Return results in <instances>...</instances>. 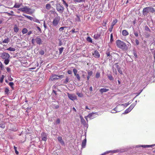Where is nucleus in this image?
<instances>
[{
	"label": "nucleus",
	"mask_w": 155,
	"mask_h": 155,
	"mask_svg": "<svg viewBox=\"0 0 155 155\" xmlns=\"http://www.w3.org/2000/svg\"><path fill=\"white\" fill-rule=\"evenodd\" d=\"M22 5V4H18V3H16L14 6V8H19Z\"/></svg>",
	"instance_id": "6ab92c4d"
},
{
	"label": "nucleus",
	"mask_w": 155,
	"mask_h": 155,
	"mask_svg": "<svg viewBox=\"0 0 155 155\" xmlns=\"http://www.w3.org/2000/svg\"><path fill=\"white\" fill-rule=\"evenodd\" d=\"M115 66L116 67V68H117V69H118V68H120V67H119V65H118V64L117 63L115 64Z\"/></svg>",
	"instance_id": "5fc2aeb1"
},
{
	"label": "nucleus",
	"mask_w": 155,
	"mask_h": 155,
	"mask_svg": "<svg viewBox=\"0 0 155 155\" xmlns=\"http://www.w3.org/2000/svg\"><path fill=\"white\" fill-rule=\"evenodd\" d=\"M68 98L72 101L77 99V96L75 94L68 93Z\"/></svg>",
	"instance_id": "6e6552de"
},
{
	"label": "nucleus",
	"mask_w": 155,
	"mask_h": 155,
	"mask_svg": "<svg viewBox=\"0 0 155 155\" xmlns=\"http://www.w3.org/2000/svg\"><path fill=\"white\" fill-rule=\"evenodd\" d=\"M73 71L74 72V74L75 75H76L77 74V70L76 69H74L73 70Z\"/></svg>",
	"instance_id": "09e8293b"
},
{
	"label": "nucleus",
	"mask_w": 155,
	"mask_h": 155,
	"mask_svg": "<svg viewBox=\"0 0 155 155\" xmlns=\"http://www.w3.org/2000/svg\"><path fill=\"white\" fill-rule=\"evenodd\" d=\"M115 43L117 46L118 48L126 50L128 49V46H129V45H130L129 43V44L126 45L124 42L119 40H116Z\"/></svg>",
	"instance_id": "f257e3e1"
},
{
	"label": "nucleus",
	"mask_w": 155,
	"mask_h": 155,
	"mask_svg": "<svg viewBox=\"0 0 155 155\" xmlns=\"http://www.w3.org/2000/svg\"><path fill=\"white\" fill-rule=\"evenodd\" d=\"M100 35L98 34H95L94 35V37L95 39H98L100 37Z\"/></svg>",
	"instance_id": "b1692460"
},
{
	"label": "nucleus",
	"mask_w": 155,
	"mask_h": 155,
	"mask_svg": "<svg viewBox=\"0 0 155 155\" xmlns=\"http://www.w3.org/2000/svg\"><path fill=\"white\" fill-rule=\"evenodd\" d=\"M28 32L27 29L26 28L23 29L22 31V32L23 34H24Z\"/></svg>",
	"instance_id": "7c9ffc66"
},
{
	"label": "nucleus",
	"mask_w": 155,
	"mask_h": 155,
	"mask_svg": "<svg viewBox=\"0 0 155 155\" xmlns=\"http://www.w3.org/2000/svg\"><path fill=\"white\" fill-rule=\"evenodd\" d=\"M60 123V120L58 118L56 121L55 123L56 124H58Z\"/></svg>",
	"instance_id": "de8ad7c7"
},
{
	"label": "nucleus",
	"mask_w": 155,
	"mask_h": 155,
	"mask_svg": "<svg viewBox=\"0 0 155 155\" xmlns=\"http://www.w3.org/2000/svg\"><path fill=\"white\" fill-rule=\"evenodd\" d=\"M117 70L118 71V72L120 74H123L122 72V71L120 70V68H118V69H117Z\"/></svg>",
	"instance_id": "603ef678"
},
{
	"label": "nucleus",
	"mask_w": 155,
	"mask_h": 155,
	"mask_svg": "<svg viewBox=\"0 0 155 155\" xmlns=\"http://www.w3.org/2000/svg\"><path fill=\"white\" fill-rule=\"evenodd\" d=\"M118 106H117L115 108L114 110H112L111 112L112 113H116V112H118V111H116V110L117 109V108L118 107Z\"/></svg>",
	"instance_id": "bb28decb"
},
{
	"label": "nucleus",
	"mask_w": 155,
	"mask_h": 155,
	"mask_svg": "<svg viewBox=\"0 0 155 155\" xmlns=\"http://www.w3.org/2000/svg\"><path fill=\"white\" fill-rule=\"evenodd\" d=\"M39 54L41 55H43L44 54V51L43 50H41L39 52Z\"/></svg>",
	"instance_id": "864d4df0"
},
{
	"label": "nucleus",
	"mask_w": 155,
	"mask_h": 155,
	"mask_svg": "<svg viewBox=\"0 0 155 155\" xmlns=\"http://www.w3.org/2000/svg\"><path fill=\"white\" fill-rule=\"evenodd\" d=\"M129 104L126 103V104H121L120 105V106H124V107H127Z\"/></svg>",
	"instance_id": "3c124183"
},
{
	"label": "nucleus",
	"mask_w": 155,
	"mask_h": 155,
	"mask_svg": "<svg viewBox=\"0 0 155 155\" xmlns=\"http://www.w3.org/2000/svg\"><path fill=\"white\" fill-rule=\"evenodd\" d=\"M58 79H61L64 77V75H58Z\"/></svg>",
	"instance_id": "58836bf2"
},
{
	"label": "nucleus",
	"mask_w": 155,
	"mask_h": 155,
	"mask_svg": "<svg viewBox=\"0 0 155 155\" xmlns=\"http://www.w3.org/2000/svg\"><path fill=\"white\" fill-rule=\"evenodd\" d=\"M86 143V139L85 138L82 142V147L83 148L85 147Z\"/></svg>",
	"instance_id": "f3484780"
},
{
	"label": "nucleus",
	"mask_w": 155,
	"mask_h": 155,
	"mask_svg": "<svg viewBox=\"0 0 155 155\" xmlns=\"http://www.w3.org/2000/svg\"><path fill=\"white\" fill-rule=\"evenodd\" d=\"M109 91V89L106 88H101L100 90V91L102 93L106 92Z\"/></svg>",
	"instance_id": "aec40b11"
},
{
	"label": "nucleus",
	"mask_w": 155,
	"mask_h": 155,
	"mask_svg": "<svg viewBox=\"0 0 155 155\" xmlns=\"http://www.w3.org/2000/svg\"><path fill=\"white\" fill-rule=\"evenodd\" d=\"M69 81V78H67L64 81V83L65 84H67Z\"/></svg>",
	"instance_id": "49530a36"
},
{
	"label": "nucleus",
	"mask_w": 155,
	"mask_h": 155,
	"mask_svg": "<svg viewBox=\"0 0 155 155\" xmlns=\"http://www.w3.org/2000/svg\"><path fill=\"white\" fill-rule=\"evenodd\" d=\"M117 22V20L115 19L113 21L111 25V26H114V25Z\"/></svg>",
	"instance_id": "cd10ccee"
},
{
	"label": "nucleus",
	"mask_w": 155,
	"mask_h": 155,
	"mask_svg": "<svg viewBox=\"0 0 155 155\" xmlns=\"http://www.w3.org/2000/svg\"><path fill=\"white\" fill-rule=\"evenodd\" d=\"M110 151H107L106 152H104V153H103L101 154V155H105V154H106V153H109V152H110Z\"/></svg>",
	"instance_id": "774afa93"
},
{
	"label": "nucleus",
	"mask_w": 155,
	"mask_h": 155,
	"mask_svg": "<svg viewBox=\"0 0 155 155\" xmlns=\"http://www.w3.org/2000/svg\"><path fill=\"white\" fill-rule=\"evenodd\" d=\"M7 50L10 51H15V48L10 47L8 48Z\"/></svg>",
	"instance_id": "393cba45"
},
{
	"label": "nucleus",
	"mask_w": 155,
	"mask_h": 155,
	"mask_svg": "<svg viewBox=\"0 0 155 155\" xmlns=\"http://www.w3.org/2000/svg\"><path fill=\"white\" fill-rule=\"evenodd\" d=\"M9 39L8 38L4 40L2 42V43H8L9 41Z\"/></svg>",
	"instance_id": "c756f323"
},
{
	"label": "nucleus",
	"mask_w": 155,
	"mask_h": 155,
	"mask_svg": "<svg viewBox=\"0 0 155 155\" xmlns=\"http://www.w3.org/2000/svg\"><path fill=\"white\" fill-rule=\"evenodd\" d=\"M24 15L26 17V18H28L30 20L32 21L33 20V18L32 17H31Z\"/></svg>",
	"instance_id": "72a5a7b5"
},
{
	"label": "nucleus",
	"mask_w": 155,
	"mask_h": 155,
	"mask_svg": "<svg viewBox=\"0 0 155 155\" xmlns=\"http://www.w3.org/2000/svg\"><path fill=\"white\" fill-rule=\"evenodd\" d=\"M33 21L34 22H37L38 23H40L39 21L36 18H33Z\"/></svg>",
	"instance_id": "79ce46f5"
},
{
	"label": "nucleus",
	"mask_w": 155,
	"mask_h": 155,
	"mask_svg": "<svg viewBox=\"0 0 155 155\" xmlns=\"http://www.w3.org/2000/svg\"><path fill=\"white\" fill-rule=\"evenodd\" d=\"M134 34L135 36L136 37H137L138 36V33L137 32H134Z\"/></svg>",
	"instance_id": "69168bd1"
},
{
	"label": "nucleus",
	"mask_w": 155,
	"mask_h": 155,
	"mask_svg": "<svg viewBox=\"0 0 155 155\" xmlns=\"http://www.w3.org/2000/svg\"><path fill=\"white\" fill-rule=\"evenodd\" d=\"M14 149H15V153L16 154H18V152L17 150V147H16L14 146Z\"/></svg>",
	"instance_id": "37998d69"
},
{
	"label": "nucleus",
	"mask_w": 155,
	"mask_h": 155,
	"mask_svg": "<svg viewBox=\"0 0 155 155\" xmlns=\"http://www.w3.org/2000/svg\"><path fill=\"white\" fill-rule=\"evenodd\" d=\"M4 78V76L3 75H2L0 79V82L1 83H2L3 82Z\"/></svg>",
	"instance_id": "4c0bfd02"
},
{
	"label": "nucleus",
	"mask_w": 155,
	"mask_h": 155,
	"mask_svg": "<svg viewBox=\"0 0 155 155\" xmlns=\"http://www.w3.org/2000/svg\"><path fill=\"white\" fill-rule=\"evenodd\" d=\"M75 76H76V78H77V79L78 81H80V77L79 75L78 74H77Z\"/></svg>",
	"instance_id": "8fccbe9b"
},
{
	"label": "nucleus",
	"mask_w": 155,
	"mask_h": 155,
	"mask_svg": "<svg viewBox=\"0 0 155 155\" xmlns=\"http://www.w3.org/2000/svg\"><path fill=\"white\" fill-rule=\"evenodd\" d=\"M1 57L3 59H8L10 57L9 54L6 53H2L1 54Z\"/></svg>",
	"instance_id": "0eeeda50"
},
{
	"label": "nucleus",
	"mask_w": 155,
	"mask_h": 155,
	"mask_svg": "<svg viewBox=\"0 0 155 155\" xmlns=\"http://www.w3.org/2000/svg\"><path fill=\"white\" fill-rule=\"evenodd\" d=\"M77 94L78 96L79 97H82L83 96V94L81 93L77 92Z\"/></svg>",
	"instance_id": "473e14b6"
},
{
	"label": "nucleus",
	"mask_w": 155,
	"mask_h": 155,
	"mask_svg": "<svg viewBox=\"0 0 155 155\" xmlns=\"http://www.w3.org/2000/svg\"><path fill=\"white\" fill-rule=\"evenodd\" d=\"M63 49H64V48H59V52H60V54H61L62 53V52L63 51Z\"/></svg>",
	"instance_id": "a18cd8bd"
},
{
	"label": "nucleus",
	"mask_w": 155,
	"mask_h": 155,
	"mask_svg": "<svg viewBox=\"0 0 155 155\" xmlns=\"http://www.w3.org/2000/svg\"><path fill=\"white\" fill-rule=\"evenodd\" d=\"M63 2V4L64 5L67 9H68V4L65 2L64 0H62Z\"/></svg>",
	"instance_id": "4be33fe9"
},
{
	"label": "nucleus",
	"mask_w": 155,
	"mask_h": 155,
	"mask_svg": "<svg viewBox=\"0 0 155 155\" xmlns=\"http://www.w3.org/2000/svg\"><path fill=\"white\" fill-rule=\"evenodd\" d=\"M86 39L88 41L91 43H92V39L90 37H87Z\"/></svg>",
	"instance_id": "c85d7f7f"
},
{
	"label": "nucleus",
	"mask_w": 155,
	"mask_h": 155,
	"mask_svg": "<svg viewBox=\"0 0 155 155\" xmlns=\"http://www.w3.org/2000/svg\"><path fill=\"white\" fill-rule=\"evenodd\" d=\"M57 76V75H52L50 78V79L52 81H54L55 80L58 79V77Z\"/></svg>",
	"instance_id": "4468645a"
},
{
	"label": "nucleus",
	"mask_w": 155,
	"mask_h": 155,
	"mask_svg": "<svg viewBox=\"0 0 155 155\" xmlns=\"http://www.w3.org/2000/svg\"><path fill=\"white\" fill-rule=\"evenodd\" d=\"M113 26H111V25L110 27L109 28V30L110 31H112V29H113Z\"/></svg>",
	"instance_id": "e2e57ef3"
},
{
	"label": "nucleus",
	"mask_w": 155,
	"mask_h": 155,
	"mask_svg": "<svg viewBox=\"0 0 155 155\" xmlns=\"http://www.w3.org/2000/svg\"><path fill=\"white\" fill-rule=\"evenodd\" d=\"M100 76V73L98 72H97L96 74V77L97 78H99Z\"/></svg>",
	"instance_id": "c03bdc74"
},
{
	"label": "nucleus",
	"mask_w": 155,
	"mask_h": 155,
	"mask_svg": "<svg viewBox=\"0 0 155 155\" xmlns=\"http://www.w3.org/2000/svg\"><path fill=\"white\" fill-rule=\"evenodd\" d=\"M86 73L84 71H83V74H82V76L84 78H85V75H86Z\"/></svg>",
	"instance_id": "13d9d810"
},
{
	"label": "nucleus",
	"mask_w": 155,
	"mask_h": 155,
	"mask_svg": "<svg viewBox=\"0 0 155 155\" xmlns=\"http://www.w3.org/2000/svg\"><path fill=\"white\" fill-rule=\"evenodd\" d=\"M65 28V27H61L59 29V30L60 31H62L64 29V28Z\"/></svg>",
	"instance_id": "6e6d98bb"
},
{
	"label": "nucleus",
	"mask_w": 155,
	"mask_h": 155,
	"mask_svg": "<svg viewBox=\"0 0 155 155\" xmlns=\"http://www.w3.org/2000/svg\"><path fill=\"white\" fill-rule=\"evenodd\" d=\"M51 4H47L46 5V8L47 10H49L51 9Z\"/></svg>",
	"instance_id": "5701e85b"
},
{
	"label": "nucleus",
	"mask_w": 155,
	"mask_h": 155,
	"mask_svg": "<svg viewBox=\"0 0 155 155\" xmlns=\"http://www.w3.org/2000/svg\"><path fill=\"white\" fill-rule=\"evenodd\" d=\"M108 78L110 80H113L114 78L111 75H109L108 76Z\"/></svg>",
	"instance_id": "ea45409f"
},
{
	"label": "nucleus",
	"mask_w": 155,
	"mask_h": 155,
	"mask_svg": "<svg viewBox=\"0 0 155 155\" xmlns=\"http://www.w3.org/2000/svg\"><path fill=\"white\" fill-rule=\"evenodd\" d=\"M71 32L72 33H75L76 31H75V29H72L71 31Z\"/></svg>",
	"instance_id": "052dcab7"
},
{
	"label": "nucleus",
	"mask_w": 155,
	"mask_h": 155,
	"mask_svg": "<svg viewBox=\"0 0 155 155\" xmlns=\"http://www.w3.org/2000/svg\"><path fill=\"white\" fill-rule=\"evenodd\" d=\"M154 145H138L137 146V147H142L143 148H147V147H151L152 146H153Z\"/></svg>",
	"instance_id": "9b49d317"
},
{
	"label": "nucleus",
	"mask_w": 155,
	"mask_h": 155,
	"mask_svg": "<svg viewBox=\"0 0 155 155\" xmlns=\"http://www.w3.org/2000/svg\"><path fill=\"white\" fill-rule=\"evenodd\" d=\"M13 30L14 32L16 33L18 32L19 29L17 26H15Z\"/></svg>",
	"instance_id": "412c9836"
},
{
	"label": "nucleus",
	"mask_w": 155,
	"mask_h": 155,
	"mask_svg": "<svg viewBox=\"0 0 155 155\" xmlns=\"http://www.w3.org/2000/svg\"><path fill=\"white\" fill-rule=\"evenodd\" d=\"M56 9L60 13H62L64 11V8L60 4H58L57 5Z\"/></svg>",
	"instance_id": "423d86ee"
},
{
	"label": "nucleus",
	"mask_w": 155,
	"mask_h": 155,
	"mask_svg": "<svg viewBox=\"0 0 155 155\" xmlns=\"http://www.w3.org/2000/svg\"><path fill=\"white\" fill-rule=\"evenodd\" d=\"M122 34L124 36H126L128 35L129 34V33L126 30H124L122 31Z\"/></svg>",
	"instance_id": "a211bd4d"
},
{
	"label": "nucleus",
	"mask_w": 155,
	"mask_h": 155,
	"mask_svg": "<svg viewBox=\"0 0 155 155\" xmlns=\"http://www.w3.org/2000/svg\"><path fill=\"white\" fill-rule=\"evenodd\" d=\"M114 41V39L113 38V35L112 34H110V42H112Z\"/></svg>",
	"instance_id": "c9c22d12"
},
{
	"label": "nucleus",
	"mask_w": 155,
	"mask_h": 155,
	"mask_svg": "<svg viewBox=\"0 0 155 155\" xmlns=\"http://www.w3.org/2000/svg\"><path fill=\"white\" fill-rule=\"evenodd\" d=\"M9 62V60L8 59H5L4 60V63L6 64H8Z\"/></svg>",
	"instance_id": "2f4dec72"
},
{
	"label": "nucleus",
	"mask_w": 155,
	"mask_h": 155,
	"mask_svg": "<svg viewBox=\"0 0 155 155\" xmlns=\"http://www.w3.org/2000/svg\"><path fill=\"white\" fill-rule=\"evenodd\" d=\"M14 84L13 82H9V85L11 86V87L12 89H13V85Z\"/></svg>",
	"instance_id": "e433bc0d"
},
{
	"label": "nucleus",
	"mask_w": 155,
	"mask_h": 155,
	"mask_svg": "<svg viewBox=\"0 0 155 155\" xmlns=\"http://www.w3.org/2000/svg\"><path fill=\"white\" fill-rule=\"evenodd\" d=\"M58 140L60 143L62 145H64V141L63 140L62 138L61 137H58Z\"/></svg>",
	"instance_id": "ddd939ff"
},
{
	"label": "nucleus",
	"mask_w": 155,
	"mask_h": 155,
	"mask_svg": "<svg viewBox=\"0 0 155 155\" xmlns=\"http://www.w3.org/2000/svg\"><path fill=\"white\" fill-rule=\"evenodd\" d=\"M136 105V103H133L123 113V114H127L130 112L134 108Z\"/></svg>",
	"instance_id": "20e7f679"
},
{
	"label": "nucleus",
	"mask_w": 155,
	"mask_h": 155,
	"mask_svg": "<svg viewBox=\"0 0 155 155\" xmlns=\"http://www.w3.org/2000/svg\"><path fill=\"white\" fill-rule=\"evenodd\" d=\"M6 70L7 71V72H10L11 71V69L10 68H8V67H7V68H6Z\"/></svg>",
	"instance_id": "4d7b16f0"
},
{
	"label": "nucleus",
	"mask_w": 155,
	"mask_h": 155,
	"mask_svg": "<svg viewBox=\"0 0 155 155\" xmlns=\"http://www.w3.org/2000/svg\"><path fill=\"white\" fill-rule=\"evenodd\" d=\"M19 10L22 12H25V13L28 14H31L33 12L31 9L26 6L23 8L19 9Z\"/></svg>",
	"instance_id": "7ed1b4c3"
},
{
	"label": "nucleus",
	"mask_w": 155,
	"mask_h": 155,
	"mask_svg": "<svg viewBox=\"0 0 155 155\" xmlns=\"http://www.w3.org/2000/svg\"><path fill=\"white\" fill-rule=\"evenodd\" d=\"M5 124L3 123L0 124V127L2 128H4L5 127Z\"/></svg>",
	"instance_id": "a19ab883"
},
{
	"label": "nucleus",
	"mask_w": 155,
	"mask_h": 155,
	"mask_svg": "<svg viewBox=\"0 0 155 155\" xmlns=\"http://www.w3.org/2000/svg\"><path fill=\"white\" fill-rule=\"evenodd\" d=\"M92 54L94 57L96 58H98L100 56L99 52L97 51H95L94 52H93Z\"/></svg>",
	"instance_id": "9d476101"
},
{
	"label": "nucleus",
	"mask_w": 155,
	"mask_h": 155,
	"mask_svg": "<svg viewBox=\"0 0 155 155\" xmlns=\"http://www.w3.org/2000/svg\"><path fill=\"white\" fill-rule=\"evenodd\" d=\"M135 42H136V44L137 45H138L139 44V41L138 40L136 39L135 40Z\"/></svg>",
	"instance_id": "338daca9"
},
{
	"label": "nucleus",
	"mask_w": 155,
	"mask_h": 155,
	"mask_svg": "<svg viewBox=\"0 0 155 155\" xmlns=\"http://www.w3.org/2000/svg\"><path fill=\"white\" fill-rule=\"evenodd\" d=\"M5 92L6 94H8L9 93V90L8 88H5Z\"/></svg>",
	"instance_id": "f704fd0d"
},
{
	"label": "nucleus",
	"mask_w": 155,
	"mask_h": 155,
	"mask_svg": "<svg viewBox=\"0 0 155 155\" xmlns=\"http://www.w3.org/2000/svg\"><path fill=\"white\" fill-rule=\"evenodd\" d=\"M35 41L39 45H40L42 42L41 39L38 37H37L35 39Z\"/></svg>",
	"instance_id": "f8f14e48"
},
{
	"label": "nucleus",
	"mask_w": 155,
	"mask_h": 155,
	"mask_svg": "<svg viewBox=\"0 0 155 155\" xmlns=\"http://www.w3.org/2000/svg\"><path fill=\"white\" fill-rule=\"evenodd\" d=\"M88 74L87 78V80H88L90 78V76H91L92 74V73L91 71H88Z\"/></svg>",
	"instance_id": "a878e982"
},
{
	"label": "nucleus",
	"mask_w": 155,
	"mask_h": 155,
	"mask_svg": "<svg viewBox=\"0 0 155 155\" xmlns=\"http://www.w3.org/2000/svg\"><path fill=\"white\" fill-rule=\"evenodd\" d=\"M42 140L44 141H46L47 140V137L46 134L43 133L41 134Z\"/></svg>",
	"instance_id": "2eb2a0df"
},
{
	"label": "nucleus",
	"mask_w": 155,
	"mask_h": 155,
	"mask_svg": "<svg viewBox=\"0 0 155 155\" xmlns=\"http://www.w3.org/2000/svg\"><path fill=\"white\" fill-rule=\"evenodd\" d=\"M35 39H34V38L32 39L31 40V42L32 44H34L35 43Z\"/></svg>",
	"instance_id": "bf43d9fd"
},
{
	"label": "nucleus",
	"mask_w": 155,
	"mask_h": 155,
	"mask_svg": "<svg viewBox=\"0 0 155 155\" xmlns=\"http://www.w3.org/2000/svg\"><path fill=\"white\" fill-rule=\"evenodd\" d=\"M60 20V18L58 16L55 17L54 19L52 22V24L54 26H57L58 23Z\"/></svg>",
	"instance_id": "39448f33"
},
{
	"label": "nucleus",
	"mask_w": 155,
	"mask_h": 155,
	"mask_svg": "<svg viewBox=\"0 0 155 155\" xmlns=\"http://www.w3.org/2000/svg\"><path fill=\"white\" fill-rule=\"evenodd\" d=\"M155 12V10L153 8L147 7L143 9V13L144 15H146L148 13L151 12L153 13Z\"/></svg>",
	"instance_id": "f03ea898"
},
{
	"label": "nucleus",
	"mask_w": 155,
	"mask_h": 155,
	"mask_svg": "<svg viewBox=\"0 0 155 155\" xmlns=\"http://www.w3.org/2000/svg\"><path fill=\"white\" fill-rule=\"evenodd\" d=\"M68 74H72V72L71 71V70H68Z\"/></svg>",
	"instance_id": "0e129e2a"
},
{
	"label": "nucleus",
	"mask_w": 155,
	"mask_h": 155,
	"mask_svg": "<svg viewBox=\"0 0 155 155\" xmlns=\"http://www.w3.org/2000/svg\"><path fill=\"white\" fill-rule=\"evenodd\" d=\"M97 115V113H93L91 114H89L88 115V117L91 119H92L94 118Z\"/></svg>",
	"instance_id": "1a4fd4ad"
},
{
	"label": "nucleus",
	"mask_w": 155,
	"mask_h": 155,
	"mask_svg": "<svg viewBox=\"0 0 155 155\" xmlns=\"http://www.w3.org/2000/svg\"><path fill=\"white\" fill-rule=\"evenodd\" d=\"M80 118L81 119V123L84 124V125H85L86 124V123L84 119L83 118V117L81 116H80Z\"/></svg>",
	"instance_id": "dca6fc26"
},
{
	"label": "nucleus",
	"mask_w": 155,
	"mask_h": 155,
	"mask_svg": "<svg viewBox=\"0 0 155 155\" xmlns=\"http://www.w3.org/2000/svg\"><path fill=\"white\" fill-rule=\"evenodd\" d=\"M113 72L116 74H117V70H116L115 69H113Z\"/></svg>",
	"instance_id": "680f3d73"
}]
</instances>
